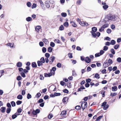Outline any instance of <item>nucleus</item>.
<instances>
[{
    "instance_id": "1",
    "label": "nucleus",
    "mask_w": 121,
    "mask_h": 121,
    "mask_svg": "<svg viewBox=\"0 0 121 121\" xmlns=\"http://www.w3.org/2000/svg\"><path fill=\"white\" fill-rule=\"evenodd\" d=\"M82 108L83 111L87 107V103L85 101L83 102L82 103L81 106Z\"/></svg>"
},
{
    "instance_id": "2",
    "label": "nucleus",
    "mask_w": 121,
    "mask_h": 121,
    "mask_svg": "<svg viewBox=\"0 0 121 121\" xmlns=\"http://www.w3.org/2000/svg\"><path fill=\"white\" fill-rule=\"evenodd\" d=\"M115 16L111 14H110L108 16V19L109 20L112 21L115 20Z\"/></svg>"
},
{
    "instance_id": "3",
    "label": "nucleus",
    "mask_w": 121,
    "mask_h": 121,
    "mask_svg": "<svg viewBox=\"0 0 121 121\" xmlns=\"http://www.w3.org/2000/svg\"><path fill=\"white\" fill-rule=\"evenodd\" d=\"M18 69L19 72H22V71H23L25 73H26L28 72L27 70L26 69H23L22 68H19Z\"/></svg>"
},
{
    "instance_id": "4",
    "label": "nucleus",
    "mask_w": 121,
    "mask_h": 121,
    "mask_svg": "<svg viewBox=\"0 0 121 121\" xmlns=\"http://www.w3.org/2000/svg\"><path fill=\"white\" fill-rule=\"evenodd\" d=\"M49 63L50 64H52L54 60L55 59V57L54 56H51L49 58Z\"/></svg>"
},
{
    "instance_id": "5",
    "label": "nucleus",
    "mask_w": 121,
    "mask_h": 121,
    "mask_svg": "<svg viewBox=\"0 0 121 121\" xmlns=\"http://www.w3.org/2000/svg\"><path fill=\"white\" fill-rule=\"evenodd\" d=\"M110 65V64L108 63V62H105L104 63L103 66L104 68H105Z\"/></svg>"
},
{
    "instance_id": "6",
    "label": "nucleus",
    "mask_w": 121,
    "mask_h": 121,
    "mask_svg": "<svg viewBox=\"0 0 121 121\" xmlns=\"http://www.w3.org/2000/svg\"><path fill=\"white\" fill-rule=\"evenodd\" d=\"M41 28V26H37L35 28V30L37 32H38L40 30Z\"/></svg>"
},
{
    "instance_id": "7",
    "label": "nucleus",
    "mask_w": 121,
    "mask_h": 121,
    "mask_svg": "<svg viewBox=\"0 0 121 121\" xmlns=\"http://www.w3.org/2000/svg\"><path fill=\"white\" fill-rule=\"evenodd\" d=\"M85 61L86 63H89L91 61V59L88 57H87L85 58Z\"/></svg>"
},
{
    "instance_id": "8",
    "label": "nucleus",
    "mask_w": 121,
    "mask_h": 121,
    "mask_svg": "<svg viewBox=\"0 0 121 121\" xmlns=\"http://www.w3.org/2000/svg\"><path fill=\"white\" fill-rule=\"evenodd\" d=\"M80 24L83 26H86L88 25L87 23L84 22H81V23H80Z\"/></svg>"
},
{
    "instance_id": "9",
    "label": "nucleus",
    "mask_w": 121,
    "mask_h": 121,
    "mask_svg": "<svg viewBox=\"0 0 121 121\" xmlns=\"http://www.w3.org/2000/svg\"><path fill=\"white\" fill-rule=\"evenodd\" d=\"M6 110V108L4 107H1L0 109L2 113H4L5 112Z\"/></svg>"
},
{
    "instance_id": "10",
    "label": "nucleus",
    "mask_w": 121,
    "mask_h": 121,
    "mask_svg": "<svg viewBox=\"0 0 121 121\" xmlns=\"http://www.w3.org/2000/svg\"><path fill=\"white\" fill-rule=\"evenodd\" d=\"M19 115V114H17V112H16L14 114L12 115V118L13 119H14L17 117V115Z\"/></svg>"
},
{
    "instance_id": "11",
    "label": "nucleus",
    "mask_w": 121,
    "mask_h": 121,
    "mask_svg": "<svg viewBox=\"0 0 121 121\" xmlns=\"http://www.w3.org/2000/svg\"><path fill=\"white\" fill-rule=\"evenodd\" d=\"M70 23H72V25L73 27H75L77 26V24L74 22L71 21Z\"/></svg>"
},
{
    "instance_id": "12",
    "label": "nucleus",
    "mask_w": 121,
    "mask_h": 121,
    "mask_svg": "<svg viewBox=\"0 0 121 121\" xmlns=\"http://www.w3.org/2000/svg\"><path fill=\"white\" fill-rule=\"evenodd\" d=\"M117 89V87L116 86H115L112 87V91H116Z\"/></svg>"
},
{
    "instance_id": "13",
    "label": "nucleus",
    "mask_w": 121,
    "mask_h": 121,
    "mask_svg": "<svg viewBox=\"0 0 121 121\" xmlns=\"http://www.w3.org/2000/svg\"><path fill=\"white\" fill-rule=\"evenodd\" d=\"M16 65L17 67H21L22 66V64L21 62H19L17 63Z\"/></svg>"
},
{
    "instance_id": "14",
    "label": "nucleus",
    "mask_w": 121,
    "mask_h": 121,
    "mask_svg": "<svg viewBox=\"0 0 121 121\" xmlns=\"http://www.w3.org/2000/svg\"><path fill=\"white\" fill-rule=\"evenodd\" d=\"M45 5L47 8H49L50 7V5L48 3V1H46L45 4Z\"/></svg>"
},
{
    "instance_id": "15",
    "label": "nucleus",
    "mask_w": 121,
    "mask_h": 121,
    "mask_svg": "<svg viewBox=\"0 0 121 121\" xmlns=\"http://www.w3.org/2000/svg\"><path fill=\"white\" fill-rule=\"evenodd\" d=\"M20 74L21 76L23 78H25L26 77V75L22 71V72H20Z\"/></svg>"
},
{
    "instance_id": "16",
    "label": "nucleus",
    "mask_w": 121,
    "mask_h": 121,
    "mask_svg": "<svg viewBox=\"0 0 121 121\" xmlns=\"http://www.w3.org/2000/svg\"><path fill=\"white\" fill-rule=\"evenodd\" d=\"M66 111H62L61 113V115L64 116L65 115L66 113Z\"/></svg>"
},
{
    "instance_id": "17",
    "label": "nucleus",
    "mask_w": 121,
    "mask_h": 121,
    "mask_svg": "<svg viewBox=\"0 0 121 121\" xmlns=\"http://www.w3.org/2000/svg\"><path fill=\"white\" fill-rule=\"evenodd\" d=\"M44 76L45 77H50L51 76V74L49 73H44Z\"/></svg>"
},
{
    "instance_id": "18",
    "label": "nucleus",
    "mask_w": 121,
    "mask_h": 121,
    "mask_svg": "<svg viewBox=\"0 0 121 121\" xmlns=\"http://www.w3.org/2000/svg\"><path fill=\"white\" fill-rule=\"evenodd\" d=\"M52 48L50 47H49L48 48L47 50L48 52H52Z\"/></svg>"
},
{
    "instance_id": "19",
    "label": "nucleus",
    "mask_w": 121,
    "mask_h": 121,
    "mask_svg": "<svg viewBox=\"0 0 121 121\" xmlns=\"http://www.w3.org/2000/svg\"><path fill=\"white\" fill-rule=\"evenodd\" d=\"M37 64L38 66H40L42 65H43V63L40 61H38Z\"/></svg>"
},
{
    "instance_id": "20",
    "label": "nucleus",
    "mask_w": 121,
    "mask_h": 121,
    "mask_svg": "<svg viewBox=\"0 0 121 121\" xmlns=\"http://www.w3.org/2000/svg\"><path fill=\"white\" fill-rule=\"evenodd\" d=\"M32 66L33 68H36L37 67L36 63L35 62H33L32 64Z\"/></svg>"
},
{
    "instance_id": "21",
    "label": "nucleus",
    "mask_w": 121,
    "mask_h": 121,
    "mask_svg": "<svg viewBox=\"0 0 121 121\" xmlns=\"http://www.w3.org/2000/svg\"><path fill=\"white\" fill-rule=\"evenodd\" d=\"M23 98L22 96L20 95H19L17 96V98L19 99H22Z\"/></svg>"
},
{
    "instance_id": "22",
    "label": "nucleus",
    "mask_w": 121,
    "mask_h": 121,
    "mask_svg": "<svg viewBox=\"0 0 121 121\" xmlns=\"http://www.w3.org/2000/svg\"><path fill=\"white\" fill-rule=\"evenodd\" d=\"M14 43H9L7 44V45L8 46H9L11 48H13V47Z\"/></svg>"
},
{
    "instance_id": "23",
    "label": "nucleus",
    "mask_w": 121,
    "mask_h": 121,
    "mask_svg": "<svg viewBox=\"0 0 121 121\" xmlns=\"http://www.w3.org/2000/svg\"><path fill=\"white\" fill-rule=\"evenodd\" d=\"M92 31L91 32H95L97 30V28L95 27H93L92 28Z\"/></svg>"
},
{
    "instance_id": "24",
    "label": "nucleus",
    "mask_w": 121,
    "mask_h": 121,
    "mask_svg": "<svg viewBox=\"0 0 121 121\" xmlns=\"http://www.w3.org/2000/svg\"><path fill=\"white\" fill-rule=\"evenodd\" d=\"M68 99L66 97H64L62 100L63 102L65 103L66 102V101Z\"/></svg>"
},
{
    "instance_id": "25",
    "label": "nucleus",
    "mask_w": 121,
    "mask_h": 121,
    "mask_svg": "<svg viewBox=\"0 0 121 121\" xmlns=\"http://www.w3.org/2000/svg\"><path fill=\"white\" fill-rule=\"evenodd\" d=\"M109 26V24H108L106 23L103 25L102 28H103L104 29L105 28Z\"/></svg>"
},
{
    "instance_id": "26",
    "label": "nucleus",
    "mask_w": 121,
    "mask_h": 121,
    "mask_svg": "<svg viewBox=\"0 0 121 121\" xmlns=\"http://www.w3.org/2000/svg\"><path fill=\"white\" fill-rule=\"evenodd\" d=\"M91 33L93 35V36L95 38L97 36L95 32H91Z\"/></svg>"
},
{
    "instance_id": "27",
    "label": "nucleus",
    "mask_w": 121,
    "mask_h": 121,
    "mask_svg": "<svg viewBox=\"0 0 121 121\" xmlns=\"http://www.w3.org/2000/svg\"><path fill=\"white\" fill-rule=\"evenodd\" d=\"M94 77L97 78L99 79V75L97 73H96L95 74Z\"/></svg>"
},
{
    "instance_id": "28",
    "label": "nucleus",
    "mask_w": 121,
    "mask_h": 121,
    "mask_svg": "<svg viewBox=\"0 0 121 121\" xmlns=\"http://www.w3.org/2000/svg\"><path fill=\"white\" fill-rule=\"evenodd\" d=\"M117 95V93H116L114 92L113 93H111L110 95L112 97H113Z\"/></svg>"
},
{
    "instance_id": "29",
    "label": "nucleus",
    "mask_w": 121,
    "mask_h": 121,
    "mask_svg": "<svg viewBox=\"0 0 121 121\" xmlns=\"http://www.w3.org/2000/svg\"><path fill=\"white\" fill-rule=\"evenodd\" d=\"M43 41L45 44H47L48 43V40L47 39H43Z\"/></svg>"
},
{
    "instance_id": "30",
    "label": "nucleus",
    "mask_w": 121,
    "mask_h": 121,
    "mask_svg": "<svg viewBox=\"0 0 121 121\" xmlns=\"http://www.w3.org/2000/svg\"><path fill=\"white\" fill-rule=\"evenodd\" d=\"M115 41L113 40H112L110 42V44L111 45H114L115 43Z\"/></svg>"
},
{
    "instance_id": "31",
    "label": "nucleus",
    "mask_w": 121,
    "mask_h": 121,
    "mask_svg": "<svg viewBox=\"0 0 121 121\" xmlns=\"http://www.w3.org/2000/svg\"><path fill=\"white\" fill-rule=\"evenodd\" d=\"M32 19V18L30 17H28L26 18V20L28 22H29Z\"/></svg>"
},
{
    "instance_id": "32",
    "label": "nucleus",
    "mask_w": 121,
    "mask_h": 121,
    "mask_svg": "<svg viewBox=\"0 0 121 121\" xmlns=\"http://www.w3.org/2000/svg\"><path fill=\"white\" fill-rule=\"evenodd\" d=\"M11 104L12 107H14L15 106L16 104L15 102L13 101H12L11 102Z\"/></svg>"
},
{
    "instance_id": "33",
    "label": "nucleus",
    "mask_w": 121,
    "mask_h": 121,
    "mask_svg": "<svg viewBox=\"0 0 121 121\" xmlns=\"http://www.w3.org/2000/svg\"><path fill=\"white\" fill-rule=\"evenodd\" d=\"M109 106L108 104H107L104 107L103 109L104 110H106L108 108Z\"/></svg>"
},
{
    "instance_id": "34",
    "label": "nucleus",
    "mask_w": 121,
    "mask_h": 121,
    "mask_svg": "<svg viewBox=\"0 0 121 121\" xmlns=\"http://www.w3.org/2000/svg\"><path fill=\"white\" fill-rule=\"evenodd\" d=\"M61 16L63 17H65L67 16V14L65 13H62L61 14Z\"/></svg>"
},
{
    "instance_id": "35",
    "label": "nucleus",
    "mask_w": 121,
    "mask_h": 121,
    "mask_svg": "<svg viewBox=\"0 0 121 121\" xmlns=\"http://www.w3.org/2000/svg\"><path fill=\"white\" fill-rule=\"evenodd\" d=\"M72 72V75L73 76H74V77H75L77 75V74L75 72V71L73 70Z\"/></svg>"
},
{
    "instance_id": "36",
    "label": "nucleus",
    "mask_w": 121,
    "mask_h": 121,
    "mask_svg": "<svg viewBox=\"0 0 121 121\" xmlns=\"http://www.w3.org/2000/svg\"><path fill=\"white\" fill-rule=\"evenodd\" d=\"M108 63L110 65L112 63V60L111 59H109L108 60Z\"/></svg>"
},
{
    "instance_id": "37",
    "label": "nucleus",
    "mask_w": 121,
    "mask_h": 121,
    "mask_svg": "<svg viewBox=\"0 0 121 121\" xmlns=\"http://www.w3.org/2000/svg\"><path fill=\"white\" fill-rule=\"evenodd\" d=\"M119 45L118 44H116L115 45L114 47V48L115 49H117L119 48Z\"/></svg>"
},
{
    "instance_id": "38",
    "label": "nucleus",
    "mask_w": 121,
    "mask_h": 121,
    "mask_svg": "<svg viewBox=\"0 0 121 121\" xmlns=\"http://www.w3.org/2000/svg\"><path fill=\"white\" fill-rule=\"evenodd\" d=\"M22 78L20 76H18L17 78V79L18 81H20L22 79Z\"/></svg>"
},
{
    "instance_id": "39",
    "label": "nucleus",
    "mask_w": 121,
    "mask_h": 121,
    "mask_svg": "<svg viewBox=\"0 0 121 121\" xmlns=\"http://www.w3.org/2000/svg\"><path fill=\"white\" fill-rule=\"evenodd\" d=\"M40 60V61L43 63H44L45 62L44 59L43 57H42L41 58Z\"/></svg>"
},
{
    "instance_id": "40",
    "label": "nucleus",
    "mask_w": 121,
    "mask_h": 121,
    "mask_svg": "<svg viewBox=\"0 0 121 121\" xmlns=\"http://www.w3.org/2000/svg\"><path fill=\"white\" fill-rule=\"evenodd\" d=\"M22 101H21L18 100L16 102V103L17 105H19L21 104L22 103Z\"/></svg>"
},
{
    "instance_id": "41",
    "label": "nucleus",
    "mask_w": 121,
    "mask_h": 121,
    "mask_svg": "<svg viewBox=\"0 0 121 121\" xmlns=\"http://www.w3.org/2000/svg\"><path fill=\"white\" fill-rule=\"evenodd\" d=\"M31 97L32 96L31 95H30L29 93H28L27 94V99H30L31 98Z\"/></svg>"
},
{
    "instance_id": "42",
    "label": "nucleus",
    "mask_w": 121,
    "mask_h": 121,
    "mask_svg": "<svg viewBox=\"0 0 121 121\" xmlns=\"http://www.w3.org/2000/svg\"><path fill=\"white\" fill-rule=\"evenodd\" d=\"M42 51L44 53L46 52V49L44 47H43L42 48Z\"/></svg>"
},
{
    "instance_id": "43",
    "label": "nucleus",
    "mask_w": 121,
    "mask_h": 121,
    "mask_svg": "<svg viewBox=\"0 0 121 121\" xmlns=\"http://www.w3.org/2000/svg\"><path fill=\"white\" fill-rule=\"evenodd\" d=\"M41 94L40 93H38L36 95L35 97L37 98H38L40 96H41Z\"/></svg>"
},
{
    "instance_id": "44",
    "label": "nucleus",
    "mask_w": 121,
    "mask_h": 121,
    "mask_svg": "<svg viewBox=\"0 0 121 121\" xmlns=\"http://www.w3.org/2000/svg\"><path fill=\"white\" fill-rule=\"evenodd\" d=\"M75 108L77 110H79L81 109V107L79 106H77L75 107Z\"/></svg>"
},
{
    "instance_id": "45",
    "label": "nucleus",
    "mask_w": 121,
    "mask_h": 121,
    "mask_svg": "<svg viewBox=\"0 0 121 121\" xmlns=\"http://www.w3.org/2000/svg\"><path fill=\"white\" fill-rule=\"evenodd\" d=\"M11 110V108H8L7 109L6 112L7 113H9Z\"/></svg>"
},
{
    "instance_id": "46",
    "label": "nucleus",
    "mask_w": 121,
    "mask_h": 121,
    "mask_svg": "<svg viewBox=\"0 0 121 121\" xmlns=\"http://www.w3.org/2000/svg\"><path fill=\"white\" fill-rule=\"evenodd\" d=\"M64 25L65 27H67L69 26V24L68 22H65L64 24Z\"/></svg>"
},
{
    "instance_id": "47",
    "label": "nucleus",
    "mask_w": 121,
    "mask_h": 121,
    "mask_svg": "<svg viewBox=\"0 0 121 121\" xmlns=\"http://www.w3.org/2000/svg\"><path fill=\"white\" fill-rule=\"evenodd\" d=\"M59 29L60 30H63L64 29V27L62 25H61L59 27Z\"/></svg>"
},
{
    "instance_id": "48",
    "label": "nucleus",
    "mask_w": 121,
    "mask_h": 121,
    "mask_svg": "<svg viewBox=\"0 0 121 121\" xmlns=\"http://www.w3.org/2000/svg\"><path fill=\"white\" fill-rule=\"evenodd\" d=\"M39 44L40 46L41 47H43L44 46L43 43L42 42H40Z\"/></svg>"
},
{
    "instance_id": "49",
    "label": "nucleus",
    "mask_w": 121,
    "mask_h": 121,
    "mask_svg": "<svg viewBox=\"0 0 121 121\" xmlns=\"http://www.w3.org/2000/svg\"><path fill=\"white\" fill-rule=\"evenodd\" d=\"M56 66L57 67L60 68L61 67V65L60 63H58L57 64Z\"/></svg>"
},
{
    "instance_id": "50",
    "label": "nucleus",
    "mask_w": 121,
    "mask_h": 121,
    "mask_svg": "<svg viewBox=\"0 0 121 121\" xmlns=\"http://www.w3.org/2000/svg\"><path fill=\"white\" fill-rule=\"evenodd\" d=\"M50 46L52 47H54L55 46V44L54 43L51 42L50 43Z\"/></svg>"
},
{
    "instance_id": "51",
    "label": "nucleus",
    "mask_w": 121,
    "mask_h": 121,
    "mask_svg": "<svg viewBox=\"0 0 121 121\" xmlns=\"http://www.w3.org/2000/svg\"><path fill=\"white\" fill-rule=\"evenodd\" d=\"M56 43H60V41L58 39H55L54 41Z\"/></svg>"
},
{
    "instance_id": "52",
    "label": "nucleus",
    "mask_w": 121,
    "mask_h": 121,
    "mask_svg": "<svg viewBox=\"0 0 121 121\" xmlns=\"http://www.w3.org/2000/svg\"><path fill=\"white\" fill-rule=\"evenodd\" d=\"M45 56L47 58H48L50 56V54L48 53H46L45 54Z\"/></svg>"
},
{
    "instance_id": "53",
    "label": "nucleus",
    "mask_w": 121,
    "mask_h": 121,
    "mask_svg": "<svg viewBox=\"0 0 121 121\" xmlns=\"http://www.w3.org/2000/svg\"><path fill=\"white\" fill-rule=\"evenodd\" d=\"M111 52L113 54H114L115 53V51L112 48L110 50Z\"/></svg>"
},
{
    "instance_id": "54",
    "label": "nucleus",
    "mask_w": 121,
    "mask_h": 121,
    "mask_svg": "<svg viewBox=\"0 0 121 121\" xmlns=\"http://www.w3.org/2000/svg\"><path fill=\"white\" fill-rule=\"evenodd\" d=\"M108 49V47L106 46H105L103 49V50L104 51H107Z\"/></svg>"
},
{
    "instance_id": "55",
    "label": "nucleus",
    "mask_w": 121,
    "mask_h": 121,
    "mask_svg": "<svg viewBox=\"0 0 121 121\" xmlns=\"http://www.w3.org/2000/svg\"><path fill=\"white\" fill-rule=\"evenodd\" d=\"M69 57L70 58H72L73 56H72V54L71 53H69L68 54Z\"/></svg>"
},
{
    "instance_id": "56",
    "label": "nucleus",
    "mask_w": 121,
    "mask_h": 121,
    "mask_svg": "<svg viewBox=\"0 0 121 121\" xmlns=\"http://www.w3.org/2000/svg\"><path fill=\"white\" fill-rule=\"evenodd\" d=\"M7 106L9 108H11V105L10 103H8L7 104Z\"/></svg>"
},
{
    "instance_id": "57",
    "label": "nucleus",
    "mask_w": 121,
    "mask_h": 121,
    "mask_svg": "<svg viewBox=\"0 0 121 121\" xmlns=\"http://www.w3.org/2000/svg\"><path fill=\"white\" fill-rule=\"evenodd\" d=\"M36 7V4L35 3H33L32 5V9H34Z\"/></svg>"
},
{
    "instance_id": "58",
    "label": "nucleus",
    "mask_w": 121,
    "mask_h": 121,
    "mask_svg": "<svg viewBox=\"0 0 121 121\" xmlns=\"http://www.w3.org/2000/svg\"><path fill=\"white\" fill-rule=\"evenodd\" d=\"M108 7V6L107 5H105L103 6V8L104 9H106Z\"/></svg>"
},
{
    "instance_id": "59",
    "label": "nucleus",
    "mask_w": 121,
    "mask_h": 121,
    "mask_svg": "<svg viewBox=\"0 0 121 121\" xmlns=\"http://www.w3.org/2000/svg\"><path fill=\"white\" fill-rule=\"evenodd\" d=\"M101 56L99 53H96L95 54V57H99Z\"/></svg>"
},
{
    "instance_id": "60",
    "label": "nucleus",
    "mask_w": 121,
    "mask_h": 121,
    "mask_svg": "<svg viewBox=\"0 0 121 121\" xmlns=\"http://www.w3.org/2000/svg\"><path fill=\"white\" fill-rule=\"evenodd\" d=\"M53 116L52 114H50L48 116V118L49 119H50L52 118Z\"/></svg>"
},
{
    "instance_id": "61",
    "label": "nucleus",
    "mask_w": 121,
    "mask_h": 121,
    "mask_svg": "<svg viewBox=\"0 0 121 121\" xmlns=\"http://www.w3.org/2000/svg\"><path fill=\"white\" fill-rule=\"evenodd\" d=\"M63 92L66 93H69V91L67 89H65L63 90Z\"/></svg>"
},
{
    "instance_id": "62",
    "label": "nucleus",
    "mask_w": 121,
    "mask_h": 121,
    "mask_svg": "<svg viewBox=\"0 0 121 121\" xmlns=\"http://www.w3.org/2000/svg\"><path fill=\"white\" fill-rule=\"evenodd\" d=\"M39 78L41 80H43V79L44 77H43V75L41 74H40Z\"/></svg>"
},
{
    "instance_id": "63",
    "label": "nucleus",
    "mask_w": 121,
    "mask_h": 121,
    "mask_svg": "<svg viewBox=\"0 0 121 121\" xmlns=\"http://www.w3.org/2000/svg\"><path fill=\"white\" fill-rule=\"evenodd\" d=\"M27 6L30 7L31 5V4L30 3V2H28L27 4Z\"/></svg>"
},
{
    "instance_id": "64",
    "label": "nucleus",
    "mask_w": 121,
    "mask_h": 121,
    "mask_svg": "<svg viewBox=\"0 0 121 121\" xmlns=\"http://www.w3.org/2000/svg\"><path fill=\"white\" fill-rule=\"evenodd\" d=\"M117 60L118 62H121V58L120 57L117 58Z\"/></svg>"
}]
</instances>
